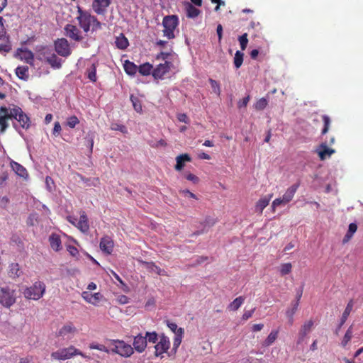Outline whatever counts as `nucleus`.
Here are the masks:
<instances>
[{
    "label": "nucleus",
    "instance_id": "14",
    "mask_svg": "<svg viewBox=\"0 0 363 363\" xmlns=\"http://www.w3.org/2000/svg\"><path fill=\"white\" fill-rule=\"evenodd\" d=\"M99 246L104 252L110 255L113 252L114 244L110 237L105 236L101 239Z\"/></svg>",
    "mask_w": 363,
    "mask_h": 363
},
{
    "label": "nucleus",
    "instance_id": "22",
    "mask_svg": "<svg viewBox=\"0 0 363 363\" xmlns=\"http://www.w3.org/2000/svg\"><path fill=\"white\" fill-rule=\"evenodd\" d=\"M51 247L56 252L61 249V240L59 235L52 234L49 238Z\"/></svg>",
    "mask_w": 363,
    "mask_h": 363
},
{
    "label": "nucleus",
    "instance_id": "50",
    "mask_svg": "<svg viewBox=\"0 0 363 363\" xmlns=\"http://www.w3.org/2000/svg\"><path fill=\"white\" fill-rule=\"evenodd\" d=\"M298 305L299 303H298V301H294L292 303V308L287 310L286 313H289L291 316L294 315L298 309Z\"/></svg>",
    "mask_w": 363,
    "mask_h": 363
},
{
    "label": "nucleus",
    "instance_id": "18",
    "mask_svg": "<svg viewBox=\"0 0 363 363\" xmlns=\"http://www.w3.org/2000/svg\"><path fill=\"white\" fill-rule=\"evenodd\" d=\"M317 152L320 159L321 160H324L327 157H330L332 154H333L335 150L328 147L325 143H323L317 150Z\"/></svg>",
    "mask_w": 363,
    "mask_h": 363
},
{
    "label": "nucleus",
    "instance_id": "44",
    "mask_svg": "<svg viewBox=\"0 0 363 363\" xmlns=\"http://www.w3.org/2000/svg\"><path fill=\"white\" fill-rule=\"evenodd\" d=\"M239 42L240 44V48L242 50H245L247 48L248 39H247V34L244 33L241 36L239 37Z\"/></svg>",
    "mask_w": 363,
    "mask_h": 363
},
{
    "label": "nucleus",
    "instance_id": "27",
    "mask_svg": "<svg viewBox=\"0 0 363 363\" xmlns=\"http://www.w3.org/2000/svg\"><path fill=\"white\" fill-rule=\"evenodd\" d=\"M269 201L270 197L268 198L265 196L260 199L256 203L255 211L259 213H262L264 208L268 206Z\"/></svg>",
    "mask_w": 363,
    "mask_h": 363
},
{
    "label": "nucleus",
    "instance_id": "46",
    "mask_svg": "<svg viewBox=\"0 0 363 363\" xmlns=\"http://www.w3.org/2000/svg\"><path fill=\"white\" fill-rule=\"evenodd\" d=\"M130 100L133 103V106L134 107V109L137 111V112H141L142 111V106L140 103V101L138 100V98L136 97H134L133 96H130Z\"/></svg>",
    "mask_w": 363,
    "mask_h": 363
},
{
    "label": "nucleus",
    "instance_id": "55",
    "mask_svg": "<svg viewBox=\"0 0 363 363\" xmlns=\"http://www.w3.org/2000/svg\"><path fill=\"white\" fill-rule=\"evenodd\" d=\"M177 164L175 165V169L177 171H180L183 169L184 166V162L182 161V160L179 159V156L176 157Z\"/></svg>",
    "mask_w": 363,
    "mask_h": 363
},
{
    "label": "nucleus",
    "instance_id": "47",
    "mask_svg": "<svg viewBox=\"0 0 363 363\" xmlns=\"http://www.w3.org/2000/svg\"><path fill=\"white\" fill-rule=\"evenodd\" d=\"M267 105V101L264 98H262L259 100H258L255 105V108L257 110H263Z\"/></svg>",
    "mask_w": 363,
    "mask_h": 363
},
{
    "label": "nucleus",
    "instance_id": "24",
    "mask_svg": "<svg viewBox=\"0 0 363 363\" xmlns=\"http://www.w3.org/2000/svg\"><path fill=\"white\" fill-rule=\"evenodd\" d=\"M123 67H124V69H125V72H126L127 74L130 75V76H133L135 75V74L138 71V67L135 65L133 62L129 61V60H125L124 64H123Z\"/></svg>",
    "mask_w": 363,
    "mask_h": 363
},
{
    "label": "nucleus",
    "instance_id": "59",
    "mask_svg": "<svg viewBox=\"0 0 363 363\" xmlns=\"http://www.w3.org/2000/svg\"><path fill=\"white\" fill-rule=\"evenodd\" d=\"M357 225L356 223H352L349 225V228H348V232L350 233V234H352L354 235V233L357 231Z\"/></svg>",
    "mask_w": 363,
    "mask_h": 363
},
{
    "label": "nucleus",
    "instance_id": "31",
    "mask_svg": "<svg viewBox=\"0 0 363 363\" xmlns=\"http://www.w3.org/2000/svg\"><path fill=\"white\" fill-rule=\"evenodd\" d=\"M9 276L11 278L18 277L21 273L18 263H12L9 266Z\"/></svg>",
    "mask_w": 363,
    "mask_h": 363
},
{
    "label": "nucleus",
    "instance_id": "49",
    "mask_svg": "<svg viewBox=\"0 0 363 363\" xmlns=\"http://www.w3.org/2000/svg\"><path fill=\"white\" fill-rule=\"evenodd\" d=\"M79 123L78 118L75 116H72L68 118L67 125L72 128H74Z\"/></svg>",
    "mask_w": 363,
    "mask_h": 363
},
{
    "label": "nucleus",
    "instance_id": "37",
    "mask_svg": "<svg viewBox=\"0 0 363 363\" xmlns=\"http://www.w3.org/2000/svg\"><path fill=\"white\" fill-rule=\"evenodd\" d=\"M243 56H244V54L239 50H238L235 52V57H234V65L237 69H238L241 67V65L243 62Z\"/></svg>",
    "mask_w": 363,
    "mask_h": 363
},
{
    "label": "nucleus",
    "instance_id": "2",
    "mask_svg": "<svg viewBox=\"0 0 363 363\" xmlns=\"http://www.w3.org/2000/svg\"><path fill=\"white\" fill-rule=\"evenodd\" d=\"M45 291V284L42 281H36L33 286L24 290L23 295L28 299L38 300L43 296Z\"/></svg>",
    "mask_w": 363,
    "mask_h": 363
},
{
    "label": "nucleus",
    "instance_id": "64",
    "mask_svg": "<svg viewBox=\"0 0 363 363\" xmlns=\"http://www.w3.org/2000/svg\"><path fill=\"white\" fill-rule=\"evenodd\" d=\"M281 203H284V199H283V197L282 198L276 199L273 201V203H272V207L275 208L276 206H279Z\"/></svg>",
    "mask_w": 363,
    "mask_h": 363
},
{
    "label": "nucleus",
    "instance_id": "33",
    "mask_svg": "<svg viewBox=\"0 0 363 363\" xmlns=\"http://www.w3.org/2000/svg\"><path fill=\"white\" fill-rule=\"evenodd\" d=\"M138 69V71L141 75L147 76L150 74L152 66L150 63L146 62L140 65Z\"/></svg>",
    "mask_w": 363,
    "mask_h": 363
},
{
    "label": "nucleus",
    "instance_id": "21",
    "mask_svg": "<svg viewBox=\"0 0 363 363\" xmlns=\"http://www.w3.org/2000/svg\"><path fill=\"white\" fill-rule=\"evenodd\" d=\"M97 4L94 6V11L98 14H103L105 12V9L111 4V0H95Z\"/></svg>",
    "mask_w": 363,
    "mask_h": 363
},
{
    "label": "nucleus",
    "instance_id": "42",
    "mask_svg": "<svg viewBox=\"0 0 363 363\" xmlns=\"http://www.w3.org/2000/svg\"><path fill=\"white\" fill-rule=\"evenodd\" d=\"M277 331H272L265 340V345L267 346L272 345L277 338Z\"/></svg>",
    "mask_w": 363,
    "mask_h": 363
},
{
    "label": "nucleus",
    "instance_id": "8",
    "mask_svg": "<svg viewBox=\"0 0 363 363\" xmlns=\"http://www.w3.org/2000/svg\"><path fill=\"white\" fill-rule=\"evenodd\" d=\"M55 49L57 54L62 57H67L71 53L69 45L65 38H59L55 40Z\"/></svg>",
    "mask_w": 363,
    "mask_h": 363
},
{
    "label": "nucleus",
    "instance_id": "56",
    "mask_svg": "<svg viewBox=\"0 0 363 363\" xmlns=\"http://www.w3.org/2000/svg\"><path fill=\"white\" fill-rule=\"evenodd\" d=\"M208 257H205V256L198 257L196 258V259L195 260V262L194 264H192V266L199 265V264L203 263V262L208 260Z\"/></svg>",
    "mask_w": 363,
    "mask_h": 363
},
{
    "label": "nucleus",
    "instance_id": "3",
    "mask_svg": "<svg viewBox=\"0 0 363 363\" xmlns=\"http://www.w3.org/2000/svg\"><path fill=\"white\" fill-rule=\"evenodd\" d=\"M162 25L164 26V35L168 39L174 38V31L178 25V18L177 16H167L163 18Z\"/></svg>",
    "mask_w": 363,
    "mask_h": 363
},
{
    "label": "nucleus",
    "instance_id": "60",
    "mask_svg": "<svg viewBox=\"0 0 363 363\" xmlns=\"http://www.w3.org/2000/svg\"><path fill=\"white\" fill-rule=\"evenodd\" d=\"M177 118L181 122H184L185 123H189L187 116L185 113H179L177 116Z\"/></svg>",
    "mask_w": 363,
    "mask_h": 363
},
{
    "label": "nucleus",
    "instance_id": "52",
    "mask_svg": "<svg viewBox=\"0 0 363 363\" xmlns=\"http://www.w3.org/2000/svg\"><path fill=\"white\" fill-rule=\"evenodd\" d=\"M92 30H96L101 28V23L97 20V18L93 16V21H91Z\"/></svg>",
    "mask_w": 363,
    "mask_h": 363
},
{
    "label": "nucleus",
    "instance_id": "40",
    "mask_svg": "<svg viewBox=\"0 0 363 363\" xmlns=\"http://www.w3.org/2000/svg\"><path fill=\"white\" fill-rule=\"evenodd\" d=\"M145 337H146L147 342L148 341L150 343H156L158 340V335L155 332H147Z\"/></svg>",
    "mask_w": 363,
    "mask_h": 363
},
{
    "label": "nucleus",
    "instance_id": "10",
    "mask_svg": "<svg viewBox=\"0 0 363 363\" xmlns=\"http://www.w3.org/2000/svg\"><path fill=\"white\" fill-rule=\"evenodd\" d=\"M64 30L65 35L74 41L79 42L83 39V36L80 34V30L72 24H67Z\"/></svg>",
    "mask_w": 363,
    "mask_h": 363
},
{
    "label": "nucleus",
    "instance_id": "53",
    "mask_svg": "<svg viewBox=\"0 0 363 363\" xmlns=\"http://www.w3.org/2000/svg\"><path fill=\"white\" fill-rule=\"evenodd\" d=\"M255 311V308H253L252 310L245 311V313L242 315V319L243 320H248L250 318L252 317Z\"/></svg>",
    "mask_w": 363,
    "mask_h": 363
},
{
    "label": "nucleus",
    "instance_id": "19",
    "mask_svg": "<svg viewBox=\"0 0 363 363\" xmlns=\"http://www.w3.org/2000/svg\"><path fill=\"white\" fill-rule=\"evenodd\" d=\"M11 167L12 169L16 172V174L17 175H18L19 177H23V178L28 177V174L26 169L24 167H23L21 164H20L19 163L14 162V161H11Z\"/></svg>",
    "mask_w": 363,
    "mask_h": 363
},
{
    "label": "nucleus",
    "instance_id": "30",
    "mask_svg": "<svg viewBox=\"0 0 363 363\" xmlns=\"http://www.w3.org/2000/svg\"><path fill=\"white\" fill-rule=\"evenodd\" d=\"M244 301L245 298L243 296H239L236 298L233 302H231L229 304L228 309L233 311H237L244 303Z\"/></svg>",
    "mask_w": 363,
    "mask_h": 363
},
{
    "label": "nucleus",
    "instance_id": "51",
    "mask_svg": "<svg viewBox=\"0 0 363 363\" xmlns=\"http://www.w3.org/2000/svg\"><path fill=\"white\" fill-rule=\"evenodd\" d=\"M111 129L114 130H119L123 133H127V128L125 125L114 123L111 125Z\"/></svg>",
    "mask_w": 363,
    "mask_h": 363
},
{
    "label": "nucleus",
    "instance_id": "54",
    "mask_svg": "<svg viewBox=\"0 0 363 363\" xmlns=\"http://www.w3.org/2000/svg\"><path fill=\"white\" fill-rule=\"evenodd\" d=\"M67 250L73 257H76L79 254L78 250L74 246L68 245Z\"/></svg>",
    "mask_w": 363,
    "mask_h": 363
},
{
    "label": "nucleus",
    "instance_id": "1",
    "mask_svg": "<svg viewBox=\"0 0 363 363\" xmlns=\"http://www.w3.org/2000/svg\"><path fill=\"white\" fill-rule=\"evenodd\" d=\"M16 120L23 128L28 129L30 125L29 117L22 109L15 106L13 108L1 106L0 108V133H4L9 127V120Z\"/></svg>",
    "mask_w": 363,
    "mask_h": 363
},
{
    "label": "nucleus",
    "instance_id": "26",
    "mask_svg": "<svg viewBox=\"0 0 363 363\" xmlns=\"http://www.w3.org/2000/svg\"><path fill=\"white\" fill-rule=\"evenodd\" d=\"M115 43L116 47L121 50H125L129 45L128 39L123 33L116 38Z\"/></svg>",
    "mask_w": 363,
    "mask_h": 363
},
{
    "label": "nucleus",
    "instance_id": "58",
    "mask_svg": "<svg viewBox=\"0 0 363 363\" xmlns=\"http://www.w3.org/2000/svg\"><path fill=\"white\" fill-rule=\"evenodd\" d=\"M8 173L4 172L0 176V187H2L5 182L8 179Z\"/></svg>",
    "mask_w": 363,
    "mask_h": 363
},
{
    "label": "nucleus",
    "instance_id": "9",
    "mask_svg": "<svg viewBox=\"0 0 363 363\" xmlns=\"http://www.w3.org/2000/svg\"><path fill=\"white\" fill-rule=\"evenodd\" d=\"M52 68L60 69L62 67V60L59 58L55 53L48 52V49H45L43 52V58Z\"/></svg>",
    "mask_w": 363,
    "mask_h": 363
},
{
    "label": "nucleus",
    "instance_id": "13",
    "mask_svg": "<svg viewBox=\"0 0 363 363\" xmlns=\"http://www.w3.org/2000/svg\"><path fill=\"white\" fill-rule=\"evenodd\" d=\"M313 324V320L311 319L304 323L300 329L297 344H300L303 341L304 337L311 332Z\"/></svg>",
    "mask_w": 363,
    "mask_h": 363
},
{
    "label": "nucleus",
    "instance_id": "48",
    "mask_svg": "<svg viewBox=\"0 0 363 363\" xmlns=\"http://www.w3.org/2000/svg\"><path fill=\"white\" fill-rule=\"evenodd\" d=\"M209 82L211 84V88L215 94L219 95L220 93V89L219 84L213 79H209Z\"/></svg>",
    "mask_w": 363,
    "mask_h": 363
},
{
    "label": "nucleus",
    "instance_id": "7",
    "mask_svg": "<svg viewBox=\"0 0 363 363\" xmlns=\"http://www.w3.org/2000/svg\"><path fill=\"white\" fill-rule=\"evenodd\" d=\"M78 13L79 15L77 17V19L79 21V26L85 33H87L90 30L93 16L86 11H82L79 7H78Z\"/></svg>",
    "mask_w": 363,
    "mask_h": 363
},
{
    "label": "nucleus",
    "instance_id": "36",
    "mask_svg": "<svg viewBox=\"0 0 363 363\" xmlns=\"http://www.w3.org/2000/svg\"><path fill=\"white\" fill-rule=\"evenodd\" d=\"M168 328L176 334L177 336H182L184 333V329L182 328H178L177 325L175 323H170L167 321Z\"/></svg>",
    "mask_w": 363,
    "mask_h": 363
},
{
    "label": "nucleus",
    "instance_id": "43",
    "mask_svg": "<svg viewBox=\"0 0 363 363\" xmlns=\"http://www.w3.org/2000/svg\"><path fill=\"white\" fill-rule=\"evenodd\" d=\"M89 347L91 349L98 350L103 351V352H105L107 353L111 352V348H108L105 345H101V344H94L93 343V344L90 345Z\"/></svg>",
    "mask_w": 363,
    "mask_h": 363
},
{
    "label": "nucleus",
    "instance_id": "20",
    "mask_svg": "<svg viewBox=\"0 0 363 363\" xmlns=\"http://www.w3.org/2000/svg\"><path fill=\"white\" fill-rule=\"evenodd\" d=\"M77 228L83 233L88 232L89 225L88 224V218L85 212H82L80 215L79 220L77 223Z\"/></svg>",
    "mask_w": 363,
    "mask_h": 363
},
{
    "label": "nucleus",
    "instance_id": "32",
    "mask_svg": "<svg viewBox=\"0 0 363 363\" xmlns=\"http://www.w3.org/2000/svg\"><path fill=\"white\" fill-rule=\"evenodd\" d=\"M216 220L213 218H211V217H207L203 223H204V228H206V226L210 228L211 226H213L215 223H216ZM206 232L205 230V228L201 230H197L196 232H194L192 235H199L201 234H203Z\"/></svg>",
    "mask_w": 363,
    "mask_h": 363
},
{
    "label": "nucleus",
    "instance_id": "28",
    "mask_svg": "<svg viewBox=\"0 0 363 363\" xmlns=\"http://www.w3.org/2000/svg\"><path fill=\"white\" fill-rule=\"evenodd\" d=\"M0 40H2V43H0V53L9 52L11 47L9 43L8 38L4 35H0Z\"/></svg>",
    "mask_w": 363,
    "mask_h": 363
},
{
    "label": "nucleus",
    "instance_id": "41",
    "mask_svg": "<svg viewBox=\"0 0 363 363\" xmlns=\"http://www.w3.org/2000/svg\"><path fill=\"white\" fill-rule=\"evenodd\" d=\"M291 263H285L281 264L280 267V273L282 276L289 274L291 272Z\"/></svg>",
    "mask_w": 363,
    "mask_h": 363
},
{
    "label": "nucleus",
    "instance_id": "15",
    "mask_svg": "<svg viewBox=\"0 0 363 363\" xmlns=\"http://www.w3.org/2000/svg\"><path fill=\"white\" fill-rule=\"evenodd\" d=\"M134 349L139 353L143 352L147 347V340L145 336H142L140 334L135 337L133 341Z\"/></svg>",
    "mask_w": 363,
    "mask_h": 363
},
{
    "label": "nucleus",
    "instance_id": "39",
    "mask_svg": "<svg viewBox=\"0 0 363 363\" xmlns=\"http://www.w3.org/2000/svg\"><path fill=\"white\" fill-rule=\"evenodd\" d=\"M323 123H324V127H323V128L322 130V134L325 135L329 130V128H330V117L328 116L323 115Z\"/></svg>",
    "mask_w": 363,
    "mask_h": 363
},
{
    "label": "nucleus",
    "instance_id": "63",
    "mask_svg": "<svg viewBox=\"0 0 363 363\" xmlns=\"http://www.w3.org/2000/svg\"><path fill=\"white\" fill-rule=\"evenodd\" d=\"M186 179L193 182L194 183H196L199 181V178L192 174H188L186 176Z\"/></svg>",
    "mask_w": 363,
    "mask_h": 363
},
{
    "label": "nucleus",
    "instance_id": "38",
    "mask_svg": "<svg viewBox=\"0 0 363 363\" xmlns=\"http://www.w3.org/2000/svg\"><path fill=\"white\" fill-rule=\"evenodd\" d=\"M352 326H350L347 330L346 331L344 337H343V339L341 342V345L342 347H345L347 343L351 340L352 337Z\"/></svg>",
    "mask_w": 363,
    "mask_h": 363
},
{
    "label": "nucleus",
    "instance_id": "57",
    "mask_svg": "<svg viewBox=\"0 0 363 363\" xmlns=\"http://www.w3.org/2000/svg\"><path fill=\"white\" fill-rule=\"evenodd\" d=\"M249 101H250V96H247L244 97L242 101L238 102V107L241 108L242 106H244V107L247 106Z\"/></svg>",
    "mask_w": 363,
    "mask_h": 363
},
{
    "label": "nucleus",
    "instance_id": "6",
    "mask_svg": "<svg viewBox=\"0 0 363 363\" xmlns=\"http://www.w3.org/2000/svg\"><path fill=\"white\" fill-rule=\"evenodd\" d=\"M16 302L14 290L8 286L1 287L0 292V303L6 308H10Z\"/></svg>",
    "mask_w": 363,
    "mask_h": 363
},
{
    "label": "nucleus",
    "instance_id": "4",
    "mask_svg": "<svg viewBox=\"0 0 363 363\" xmlns=\"http://www.w3.org/2000/svg\"><path fill=\"white\" fill-rule=\"evenodd\" d=\"M75 355H81L84 357V354L80 352L78 349L75 348L74 346H70L67 348H63L58 350L56 352H54L51 354V357L55 359L58 360H65L67 359H70L73 356Z\"/></svg>",
    "mask_w": 363,
    "mask_h": 363
},
{
    "label": "nucleus",
    "instance_id": "62",
    "mask_svg": "<svg viewBox=\"0 0 363 363\" xmlns=\"http://www.w3.org/2000/svg\"><path fill=\"white\" fill-rule=\"evenodd\" d=\"M218 40L220 41L223 36V27L220 24H218L216 28Z\"/></svg>",
    "mask_w": 363,
    "mask_h": 363
},
{
    "label": "nucleus",
    "instance_id": "29",
    "mask_svg": "<svg viewBox=\"0 0 363 363\" xmlns=\"http://www.w3.org/2000/svg\"><path fill=\"white\" fill-rule=\"evenodd\" d=\"M186 16L189 18H196L199 16L200 11L194 7L191 4L187 3L186 5Z\"/></svg>",
    "mask_w": 363,
    "mask_h": 363
},
{
    "label": "nucleus",
    "instance_id": "25",
    "mask_svg": "<svg viewBox=\"0 0 363 363\" xmlns=\"http://www.w3.org/2000/svg\"><path fill=\"white\" fill-rule=\"evenodd\" d=\"M16 74L17 77L24 81L28 80L29 78L28 74V66H19L16 69Z\"/></svg>",
    "mask_w": 363,
    "mask_h": 363
},
{
    "label": "nucleus",
    "instance_id": "17",
    "mask_svg": "<svg viewBox=\"0 0 363 363\" xmlns=\"http://www.w3.org/2000/svg\"><path fill=\"white\" fill-rule=\"evenodd\" d=\"M83 298L88 303L96 305L102 298L103 296L100 293L91 294L89 291H84L82 294Z\"/></svg>",
    "mask_w": 363,
    "mask_h": 363
},
{
    "label": "nucleus",
    "instance_id": "45",
    "mask_svg": "<svg viewBox=\"0 0 363 363\" xmlns=\"http://www.w3.org/2000/svg\"><path fill=\"white\" fill-rule=\"evenodd\" d=\"M96 67L94 65H92L88 70V78L93 82L96 81Z\"/></svg>",
    "mask_w": 363,
    "mask_h": 363
},
{
    "label": "nucleus",
    "instance_id": "23",
    "mask_svg": "<svg viewBox=\"0 0 363 363\" xmlns=\"http://www.w3.org/2000/svg\"><path fill=\"white\" fill-rule=\"evenodd\" d=\"M297 188H298V184H294V185H292L291 186H290L287 190L285 192V194L283 195V199H284V203L286 204L288 202H289L290 201L292 200L296 190H297Z\"/></svg>",
    "mask_w": 363,
    "mask_h": 363
},
{
    "label": "nucleus",
    "instance_id": "5",
    "mask_svg": "<svg viewBox=\"0 0 363 363\" xmlns=\"http://www.w3.org/2000/svg\"><path fill=\"white\" fill-rule=\"evenodd\" d=\"M113 347H111V352L118 354L121 356L128 357L133 353V348L131 345L126 344L122 340H111Z\"/></svg>",
    "mask_w": 363,
    "mask_h": 363
},
{
    "label": "nucleus",
    "instance_id": "61",
    "mask_svg": "<svg viewBox=\"0 0 363 363\" xmlns=\"http://www.w3.org/2000/svg\"><path fill=\"white\" fill-rule=\"evenodd\" d=\"M61 131V125L59 122H55L53 128L52 133L54 135L59 134Z\"/></svg>",
    "mask_w": 363,
    "mask_h": 363
},
{
    "label": "nucleus",
    "instance_id": "16",
    "mask_svg": "<svg viewBox=\"0 0 363 363\" xmlns=\"http://www.w3.org/2000/svg\"><path fill=\"white\" fill-rule=\"evenodd\" d=\"M353 306H354V301L353 300H350L348 303L347 304V306L342 315V317L340 318V322L337 328V329L335 330V333L336 334H338V332L340 330V329L341 328V327L345 324V323L346 322L348 316L350 315L352 310V308H353Z\"/></svg>",
    "mask_w": 363,
    "mask_h": 363
},
{
    "label": "nucleus",
    "instance_id": "35",
    "mask_svg": "<svg viewBox=\"0 0 363 363\" xmlns=\"http://www.w3.org/2000/svg\"><path fill=\"white\" fill-rule=\"evenodd\" d=\"M76 331V328L73 327L72 325H64L61 329H60L57 335L58 336H65L68 333H74Z\"/></svg>",
    "mask_w": 363,
    "mask_h": 363
},
{
    "label": "nucleus",
    "instance_id": "12",
    "mask_svg": "<svg viewBox=\"0 0 363 363\" xmlns=\"http://www.w3.org/2000/svg\"><path fill=\"white\" fill-rule=\"evenodd\" d=\"M171 66L172 63L167 61H165L163 64L158 65L153 70L152 76L155 79H162L163 76L169 71Z\"/></svg>",
    "mask_w": 363,
    "mask_h": 363
},
{
    "label": "nucleus",
    "instance_id": "11",
    "mask_svg": "<svg viewBox=\"0 0 363 363\" xmlns=\"http://www.w3.org/2000/svg\"><path fill=\"white\" fill-rule=\"evenodd\" d=\"M170 342L169 338L164 335L160 337L159 342L155 345V354L158 357L161 354L166 352L169 348Z\"/></svg>",
    "mask_w": 363,
    "mask_h": 363
},
{
    "label": "nucleus",
    "instance_id": "34",
    "mask_svg": "<svg viewBox=\"0 0 363 363\" xmlns=\"http://www.w3.org/2000/svg\"><path fill=\"white\" fill-rule=\"evenodd\" d=\"M145 264L147 269H148L150 271L155 272L159 275H166L165 271L155 265L153 262H146Z\"/></svg>",
    "mask_w": 363,
    "mask_h": 363
}]
</instances>
